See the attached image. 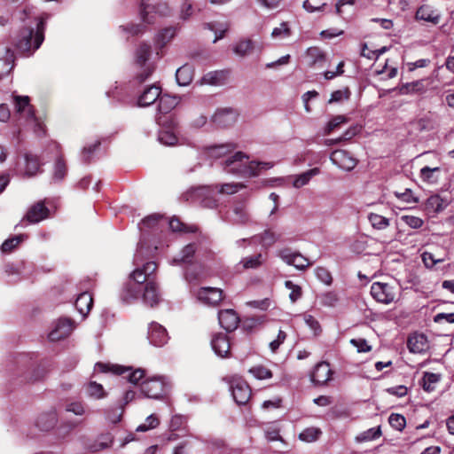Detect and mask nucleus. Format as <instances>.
<instances>
[{"label": "nucleus", "mask_w": 454, "mask_h": 454, "mask_svg": "<svg viewBox=\"0 0 454 454\" xmlns=\"http://www.w3.org/2000/svg\"><path fill=\"white\" fill-rule=\"evenodd\" d=\"M368 220L372 226L376 230H385L390 224V221L388 218L375 213H370L368 215Z\"/></svg>", "instance_id": "nucleus-39"}, {"label": "nucleus", "mask_w": 454, "mask_h": 454, "mask_svg": "<svg viewBox=\"0 0 454 454\" xmlns=\"http://www.w3.org/2000/svg\"><path fill=\"white\" fill-rule=\"evenodd\" d=\"M401 220L412 229H419L422 227L424 223V221L421 218L414 215H403Z\"/></svg>", "instance_id": "nucleus-55"}, {"label": "nucleus", "mask_w": 454, "mask_h": 454, "mask_svg": "<svg viewBox=\"0 0 454 454\" xmlns=\"http://www.w3.org/2000/svg\"><path fill=\"white\" fill-rule=\"evenodd\" d=\"M285 286L287 289L291 290V293L289 294V299L292 302L297 301L301 297L302 292L301 286L294 284L290 280L286 281Z\"/></svg>", "instance_id": "nucleus-51"}, {"label": "nucleus", "mask_w": 454, "mask_h": 454, "mask_svg": "<svg viewBox=\"0 0 454 454\" xmlns=\"http://www.w3.org/2000/svg\"><path fill=\"white\" fill-rule=\"evenodd\" d=\"M246 187L247 185L243 183H219L210 186V190L220 195H234Z\"/></svg>", "instance_id": "nucleus-21"}, {"label": "nucleus", "mask_w": 454, "mask_h": 454, "mask_svg": "<svg viewBox=\"0 0 454 454\" xmlns=\"http://www.w3.org/2000/svg\"><path fill=\"white\" fill-rule=\"evenodd\" d=\"M440 173L439 167H424L420 169V178L422 181L428 184H435L438 181V176Z\"/></svg>", "instance_id": "nucleus-33"}, {"label": "nucleus", "mask_w": 454, "mask_h": 454, "mask_svg": "<svg viewBox=\"0 0 454 454\" xmlns=\"http://www.w3.org/2000/svg\"><path fill=\"white\" fill-rule=\"evenodd\" d=\"M159 423H160V421H159V419L157 418V416L154 414H151L150 416H148L146 418L145 423L139 425L137 427V432H145L150 429H153V428L157 427Z\"/></svg>", "instance_id": "nucleus-50"}, {"label": "nucleus", "mask_w": 454, "mask_h": 454, "mask_svg": "<svg viewBox=\"0 0 454 454\" xmlns=\"http://www.w3.org/2000/svg\"><path fill=\"white\" fill-rule=\"evenodd\" d=\"M161 89L158 85H151L144 89L138 98L137 104L139 106H148L160 99Z\"/></svg>", "instance_id": "nucleus-18"}, {"label": "nucleus", "mask_w": 454, "mask_h": 454, "mask_svg": "<svg viewBox=\"0 0 454 454\" xmlns=\"http://www.w3.org/2000/svg\"><path fill=\"white\" fill-rule=\"evenodd\" d=\"M371 294L378 302L390 304L396 301L398 290L387 283L374 282L371 286Z\"/></svg>", "instance_id": "nucleus-6"}, {"label": "nucleus", "mask_w": 454, "mask_h": 454, "mask_svg": "<svg viewBox=\"0 0 454 454\" xmlns=\"http://www.w3.org/2000/svg\"><path fill=\"white\" fill-rule=\"evenodd\" d=\"M315 274L321 282L331 285L333 278L330 272L325 268L317 267L315 269Z\"/></svg>", "instance_id": "nucleus-57"}, {"label": "nucleus", "mask_w": 454, "mask_h": 454, "mask_svg": "<svg viewBox=\"0 0 454 454\" xmlns=\"http://www.w3.org/2000/svg\"><path fill=\"white\" fill-rule=\"evenodd\" d=\"M258 238L262 247L268 248L279 239L280 235L271 230H265Z\"/></svg>", "instance_id": "nucleus-38"}, {"label": "nucleus", "mask_w": 454, "mask_h": 454, "mask_svg": "<svg viewBox=\"0 0 454 454\" xmlns=\"http://www.w3.org/2000/svg\"><path fill=\"white\" fill-rule=\"evenodd\" d=\"M348 121V119L344 115H336L333 117L325 125L324 129V134L329 135L334 129L340 128V125L345 124Z\"/></svg>", "instance_id": "nucleus-44"}, {"label": "nucleus", "mask_w": 454, "mask_h": 454, "mask_svg": "<svg viewBox=\"0 0 454 454\" xmlns=\"http://www.w3.org/2000/svg\"><path fill=\"white\" fill-rule=\"evenodd\" d=\"M264 262L263 256L262 254H257L254 255L247 256L243 258L239 262V265L242 266L243 270H251L257 269L262 265Z\"/></svg>", "instance_id": "nucleus-34"}, {"label": "nucleus", "mask_w": 454, "mask_h": 454, "mask_svg": "<svg viewBox=\"0 0 454 454\" xmlns=\"http://www.w3.org/2000/svg\"><path fill=\"white\" fill-rule=\"evenodd\" d=\"M422 261L427 268L432 269L436 263L443 262V259H437L432 253L424 252Z\"/></svg>", "instance_id": "nucleus-62"}, {"label": "nucleus", "mask_w": 454, "mask_h": 454, "mask_svg": "<svg viewBox=\"0 0 454 454\" xmlns=\"http://www.w3.org/2000/svg\"><path fill=\"white\" fill-rule=\"evenodd\" d=\"M388 422L393 428L398 431H402L406 425L405 418L403 415L395 413L389 416Z\"/></svg>", "instance_id": "nucleus-52"}, {"label": "nucleus", "mask_w": 454, "mask_h": 454, "mask_svg": "<svg viewBox=\"0 0 454 454\" xmlns=\"http://www.w3.org/2000/svg\"><path fill=\"white\" fill-rule=\"evenodd\" d=\"M211 346L215 353L220 357H227L231 351V343L226 334L217 333L211 340Z\"/></svg>", "instance_id": "nucleus-17"}, {"label": "nucleus", "mask_w": 454, "mask_h": 454, "mask_svg": "<svg viewBox=\"0 0 454 454\" xmlns=\"http://www.w3.org/2000/svg\"><path fill=\"white\" fill-rule=\"evenodd\" d=\"M176 82L181 86L188 85L192 80V72L189 66H183L176 70Z\"/></svg>", "instance_id": "nucleus-37"}, {"label": "nucleus", "mask_w": 454, "mask_h": 454, "mask_svg": "<svg viewBox=\"0 0 454 454\" xmlns=\"http://www.w3.org/2000/svg\"><path fill=\"white\" fill-rule=\"evenodd\" d=\"M303 320L315 334H318L321 332L320 325L313 316L309 314H304Z\"/></svg>", "instance_id": "nucleus-61"}, {"label": "nucleus", "mask_w": 454, "mask_h": 454, "mask_svg": "<svg viewBox=\"0 0 454 454\" xmlns=\"http://www.w3.org/2000/svg\"><path fill=\"white\" fill-rule=\"evenodd\" d=\"M86 393L90 397L94 399H101L106 395L102 385L96 381H90L87 385Z\"/></svg>", "instance_id": "nucleus-42"}, {"label": "nucleus", "mask_w": 454, "mask_h": 454, "mask_svg": "<svg viewBox=\"0 0 454 454\" xmlns=\"http://www.w3.org/2000/svg\"><path fill=\"white\" fill-rule=\"evenodd\" d=\"M157 264L148 262L142 268H137L129 275V281L124 285L121 297L127 303H131L140 296L142 286L148 281H153L152 275L156 271Z\"/></svg>", "instance_id": "nucleus-1"}, {"label": "nucleus", "mask_w": 454, "mask_h": 454, "mask_svg": "<svg viewBox=\"0 0 454 454\" xmlns=\"http://www.w3.org/2000/svg\"><path fill=\"white\" fill-rule=\"evenodd\" d=\"M254 49V43L251 40H241L233 46V51L239 57H245L251 53Z\"/></svg>", "instance_id": "nucleus-40"}, {"label": "nucleus", "mask_w": 454, "mask_h": 454, "mask_svg": "<svg viewBox=\"0 0 454 454\" xmlns=\"http://www.w3.org/2000/svg\"><path fill=\"white\" fill-rule=\"evenodd\" d=\"M206 27L214 31L215 34V37L214 39V43L217 42L218 40L222 39L224 36L225 32L228 30L229 27L227 24H219L217 27L215 24L214 23H207Z\"/></svg>", "instance_id": "nucleus-53"}, {"label": "nucleus", "mask_w": 454, "mask_h": 454, "mask_svg": "<svg viewBox=\"0 0 454 454\" xmlns=\"http://www.w3.org/2000/svg\"><path fill=\"white\" fill-rule=\"evenodd\" d=\"M272 37H286L290 35V29L287 23L282 22L278 27H275L271 33Z\"/></svg>", "instance_id": "nucleus-64"}, {"label": "nucleus", "mask_w": 454, "mask_h": 454, "mask_svg": "<svg viewBox=\"0 0 454 454\" xmlns=\"http://www.w3.org/2000/svg\"><path fill=\"white\" fill-rule=\"evenodd\" d=\"M233 147L231 145H219L211 146L207 150V154L209 157L214 159H221V158H226L229 155H227L229 153L232 152Z\"/></svg>", "instance_id": "nucleus-35"}, {"label": "nucleus", "mask_w": 454, "mask_h": 454, "mask_svg": "<svg viewBox=\"0 0 454 454\" xmlns=\"http://www.w3.org/2000/svg\"><path fill=\"white\" fill-rule=\"evenodd\" d=\"M249 158L242 152H237L226 157L221 164L225 172L242 176H254L258 173L255 168L259 166L256 161H248Z\"/></svg>", "instance_id": "nucleus-2"}, {"label": "nucleus", "mask_w": 454, "mask_h": 454, "mask_svg": "<svg viewBox=\"0 0 454 454\" xmlns=\"http://www.w3.org/2000/svg\"><path fill=\"white\" fill-rule=\"evenodd\" d=\"M330 160L340 168L350 171L357 164V160L345 150H335L331 153Z\"/></svg>", "instance_id": "nucleus-10"}, {"label": "nucleus", "mask_w": 454, "mask_h": 454, "mask_svg": "<svg viewBox=\"0 0 454 454\" xmlns=\"http://www.w3.org/2000/svg\"><path fill=\"white\" fill-rule=\"evenodd\" d=\"M195 295L200 302L208 306H216L223 299L222 289L216 287H200Z\"/></svg>", "instance_id": "nucleus-8"}, {"label": "nucleus", "mask_w": 454, "mask_h": 454, "mask_svg": "<svg viewBox=\"0 0 454 454\" xmlns=\"http://www.w3.org/2000/svg\"><path fill=\"white\" fill-rule=\"evenodd\" d=\"M93 304V299L90 293L84 292L78 295L75 301V308L82 315L86 316Z\"/></svg>", "instance_id": "nucleus-27"}, {"label": "nucleus", "mask_w": 454, "mask_h": 454, "mask_svg": "<svg viewBox=\"0 0 454 454\" xmlns=\"http://www.w3.org/2000/svg\"><path fill=\"white\" fill-rule=\"evenodd\" d=\"M74 326L70 319L61 318L54 325L49 333L51 341H58L67 337L73 331Z\"/></svg>", "instance_id": "nucleus-14"}, {"label": "nucleus", "mask_w": 454, "mask_h": 454, "mask_svg": "<svg viewBox=\"0 0 454 454\" xmlns=\"http://www.w3.org/2000/svg\"><path fill=\"white\" fill-rule=\"evenodd\" d=\"M330 364L326 362L318 363L311 374V380L317 385H325L332 378Z\"/></svg>", "instance_id": "nucleus-16"}, {"label": "nucleus", "mask_w": 454, "mask_h": 454, "mask_svg": "<svg viewBox=\"0 0 454 454\" xmlns=\"http://www.w3.org/2000/svg\"><path fill=\"white\" fill-rule=\"evenodd\" d=\"M321 433L319 428L309 427L300 433L299 439L302 442H312L318 439Z\"/></svg>", "instance_id": "nucleus-47"}, {"label": "nucleus", "mask_w": 454, "mask_h": 454, "mask_svg": "<svg viewBox=\"0 0 454 454\" xmlns=\"http://www.w3.org/2000/svg\"><path fill=\"white\" fill-rule=\"evenodd\" d=\"M307 57L309 58V64L316 66L325 60V53L317 47H310L307 50Z\"/></svg>", "instance_id": "nucleus-43"}, {"label": "nucleus", "mask_w": 454, "mask_h": 454, "mask_svg": "<svg viewBox=\"0 0 454 454\" xmlns=\"http://www.w3.org/2000/svg\"><path fill=\"white\" fill-rule=\"evenodd\" d=\"M26 159V175L27 176H35L40 168V162L35 155L27 154Z\"/></svg>", "instance_id": "nucleus-41"}, {"label": "nucleus", "mask_w": 454, "mask_h": 454, "mask_svg": "<svg viewBox=\"0 0 454 454\" xmlns=\"http://www.w3.org/2000/svg\"><path fill=\"white\" fill-rule=\"evenodd\" d=\"M440 373L426 372L422 378V387L427 392H432L435 389L436 384L441 380Z\"/></svg>", "instance_id": "nucleus-29"}, {"label": "nucleus", "mask_w": 454, "mask_h": 454, "mask_svg": "<svg viewBox=\"0 0 454 454\" xmlns=\"http://www.w3.org/2000/svg\"><path fill=\"white\" fill-rule=\"evenodd\" d=\"M238 119V114L231 108L217 110L212 116V121L218 127L226 128L233 125Z\"/></svg>", "instance_id": "nucleus-12"}, {"label": "nucleus", "mask_w": 454, "mask_h": 454, "mask_svg": "<svg viewBox=\"0 0 454 454\" xmlns=\"http://www.w3.org/2000/svg\"><path fill=\"white\" fill-rule=\"evenodd\" d=\"M227 382L230 385V390L234 401L239 405L247 404L252 395L251 388L247 382L237 376L231 377Z\"/></svg>", "instance_id": "nucleus-5"}, {"label": "nucleus", "mask_w": 454, "mask_h": 454, "mask_svg": "<svg viewBox=\"0 0 454 454\" xmlns=\"http://www.w3.org/2000/svg\"><path fill=\"white\" fill-rule=\"evenodd\" d=\"M13 52L10 49H6L4 58H0V78L11 72L13 67Z\"/></svg>", "instance_id": "nucleus-32"}, {"label": "nucleus", "mask_w": 454, "mask_h": 454, "mask_svg": "<svg viewBox=\"0 0 454 454\" xmlns=\"http://www.w3.org/2000/svg\"><path fill=\"white\" fill-rule=\"evenodd\" d=\"M278 256L288 265H293L296 269L302 270L309 266V261L299 253H294L288 248L278 252Z\"/></svg>", "instance_id": "nucleus-11"}, {"label": "nucleus", "mask_w": 454, "mask_h": 454, "mask_svg": "<svg viewBox=\"0 0 454 454\" xmlns=\"http://www.w3.org/2000/svg\"><path fill=\"white\" fill-rule=\"evenodd\" d=\"M159 141L166 145H174L177 143V137L172 132L161 131L159 134Z\"/></svg>", "instance_id": "nucleus-56"}, {"label": "nucleus", "mask_w": 454, "mask_h": 454, "mask_svg": "<svg viewBox=\"0 0 454 454\" xmlns=\"http://www.w3.org/2000/svg\"><path fill=\"white\" fill-rule=\"evenodd\" d=\"M176 34V28L174 27H166L160 30L156 35V43L163 47L169 43Z\"/></svg>", "instance_id": "nucleus-36"}, {"label": "nucleus", "mask_w": 454, "mask_h": 454, "mask_svg": "<svg viewBox=\"0 0 454 454\" xmlns=\"http://www.w3.org/2000/svg\"><path fill=\"white\" fill-rule=\"evenodd\" d=\"M49 209L44 206L43 201H39L33 205L25 215V219L31 223H37L47 218Z\"/></svg>", "instance_id": "nucleus-20"}, {"label": "nucleus", "mask_w": 454, "mask_h": 454, "mask_svg": "<svg viewBox=\"0 0 454 454\" xmlns=\"http://www.w3.org/2000/svg\"><path fill=\"white\" fill-rule=\"evenodd\" d=\"M381 435L380 427H372L356 437V440L359 442L372 441L379 438Z\"/></svg>", "instance_id": "nucleus-46"}, {"label": "nucleus", "mask_w": 454, "mask_h": 454, "mask_svg": "<svg viewBox=\"0 0 454 454\" xmlns=\"http://www.w3.org/2000/svg\"><path fill=\"white\" fill-rule=\"evenodd\" d=\"M431 83L429 78L420 79L402 84L399 90L403 95L424 94L429 90Z\"/></svg>", "instance_id": "nucleus-15"}, {"label": "nucleus", "mask_w": 454, "mask_h": 454, "mask_svg": "<svg viewBox=\"0 0 454 454\" xmlns=\"http://www.w3.org/2000/svg\"><path fill=\"white\" fill-rule=\"evenodd\" d=\"M320 172L319 168H311L306 172H303L298 176H294V182H293V186L295 187V188H301L304 185H306L309 180L318 175Z\"/></svg>", "instance_id": "nucleus-31"}, {"label": "nucleus", "mask_w": 454, "mask_h": 454, "mask_svg": "<svg viewBox=\"0 0 454 454\" xmlns=\"http://www.w3.org/2000/svg\"><path fill=\"white\" fill-rule=\"evenodd\" d=\"M234 214L238 217V221L240 223H246L248 220V215L246 210V205L242 203H237L233 208Z\"/></svg>", "instance_id": "nucleus-60"}, {"label": "nucleus", "mask_w": 454, "mask_h": 454, "mask_svg": "<svg viewBox=\"0 0 454 454\" xmlns=\"http://www.w3.org/2000/svg\"><path fill=\"white\" fill-rule=\"evenodd\" d=\"M46 18L41 17L36 23L35 31L33 28H24L16 42V47L22 52L37 50L44 39V22Z\"/></svg>", "instance_id": "nucleus-3"}, {"label": "nucleus", "mask_w": 454, "mask_h": 454, "mask_svg": "<svg viewBox=\"0 0 454 454\" xmlns=\"http://www.w3.org/2000/svg\"><path fill=\"white\" fill-rule=\"evenodd\" d=\"M151 53V46L146 43H141L136 51V63L143 68L137 74V79L140 82L146 80L154 71L153 63L149 62Z\"/></svg>", "instance_id": "nucleus-4"}, {"label": "nucleus", "mask_w": 454, "mask_h": 454, "mask_svg": "<svg viewBox=\"0 0 454 454\" xmlns=\"http://www.w3.org/2000/svg\"><path fill=\"white\" fill-rule=\"evenodd\" d=\"M165 389V383L160 378H152L141 384V392L148 398L159 399Z\"/></svg>", "instance_id": "nucleus-9"}, {"label": "nucleus", "mask_w": 454, "mask_h": 454, "mask_svg": "<svg viewBox=\"0 0 454 454\" xmlns=\"http://www.w3.org/2000/svg\"><path fill=\"white\" fill-rule=\"evenodd\" d=\"M67 174V166L61 157L58 158L54 164L53 178L57 181L62 180Z\"/></svg>", "instance_id": "nucleus-49"}, {"label": "nucleus", "mask_w": 454, "mask_h": 454, "mask_svg": "<svg viewBox=\"0 0 454 454\" xmlns=\"http://www.w3.org/2000/svg\"><path fill=\"white\" fill-rule=\"evenodd\" d=\"M349 90L346 89L345 90H335L331 94V98L328 100L329 104L338 103L343 100L344 98L348 99L349 98Z\"/></svg>", "instance_id": "nucleus-63"}, {"label": "nucleus", "mask_w": 454, "mask_h": 454, "mask_svg": "<svg viewBox=\"0 0 454 454\" xmlns=\"http://www.w3.org/2000/svg\"><path fill=\"white\" fill-rule=\"evenodd\" d=\"M144 302L153 307L160 301L158 286L154 281H148L142 286Z\"/></svg>", "instance_id": "nucleus-22"}, {"label": "nucleus", "mask_w": 454, "mask_h": 454, "mask_svg": "<svg viewBox=\"0 0 454 454\" xmlns=\"http://www.w3.org/2000/svg\"><path fill=\"white\" fill-rule=\"evenodd\" d=\"M444 208L443 200L438 195L430 196L425 203V210L428 214H436Z\"/></svg>", "instance_id": "nucleus-30"}, {"label": "nucleus", "mask_w": 454, "mask_h": 454, "mask_svg": "<svg viewBox=\"0 0 454 454\" xmlns=\"http://www.w3.org/2000/svg\"><path fill=\"white\" fill-rule=\"evenodd\" d=\"M195 253V247L193 244H189L184 247L179 257L174 258L173 262L178 263H190Z\"/></svg>", "instance_id": "nucleus-45"}, {"label": "nucleus", "mask_w": 454, "mask_h": 454, "mask_svg": "<svg viewBox=\"0 0 454 454\" xmlns=\"http://www.w3.org/2000/svg\"><path fill=\"white\" fill-rule=\"evenodd\" d=\"M220 325L226 331H233L237 328L239 319L233 309H223L218 313Z\"/></svg>", "instance_id": "nucleus-19"}, {"label": "nucleus", "mask_w": 454, "mask_h": 454, "mask_svg": "<svg viewBox=\"0 0 454 454\" xmlns=\"http://www.w3.org/2000/svg\"><path fill=\"white\" fill-rule=\"evenodd\" d=\"M122 416V409L121 407H115L106 411V419L112 423H118Z\"/></svg>", "instance_id": "nucleus-58"}, {"label": "nucleus", "mask_w": 454, "mask_h": 454, "mask_svg": "<svg viewBox=\"0 0 454 454\" xmlns=\"http://www.w3.org/2000/svg\"><path fill=\"white\" fill-rule=\"evenodd\" d=\"M65 410L77 416H82L85 414L86 411L84 405L80 402H71L67 403Z\"/></svg>", "instance_id": "nucleus-54"}, {"label": "nucleus", "mask_w": 454, "mask_h": 454, "mask_svg": "<svg viewBox=\"0 0 454 454\" xmlns=\"http://www.w3.org/2000/svg\"><path fill=\"white\" fill-rule=\"evenodd\" d=\"M114 436L107 433L100 434L92 442L87 445V450L91 453H97L103 450L108 449L113 445Z\"/></svg>", "instance_id": "nucleus-24"}, {"label": "nucleus", "mask_w": 454, "mask_h": 454, "mask_svg": "<svg viewBox=\"0 0 454 454\" xmlns=\"http://www.w3.org/2000/svg\"><path fill=\"white\" fill-rule=\"evenodd\" d=\"M416 18L418 20L437 24L440 21L441 16L431 6L424 4L418 9Z\"/></svg>", "instance_id": "nucleus-26"}, {"label": "nucleus", "mask_w": 454, "mask_h": 454, "mask_svg": "<svg viewBox=\"0 0 454 454\" xmlns=\"http://www.w3.org/2000/svg\"><path fill=\"white\" fill-rule=\"evenodd\" d=\"M407 346L411 353L420 354L428 348L427 338L423 334H414L409 337Z\"/></svg>", "instance_id": "nucleus-25"}, {"label": "nucleus", "mask_w": 454, "mask_h": 454, "mask_svg": "<svg viewBox=\"0 0 454 454\" xmlns=\"http://www.w3.org/2000/svg\"><path fill=\"white\" fill-rule=\"evenodd\" d=\"M178 103L179 100L176 97L164 94L159 99L158 110L161 114H167L174 109Z\"/></svg>", "instance_id": "nucleus-28"}, {"label": "nucleus", "mask_w": 454, "mask_h": 454, "mask_svg": "<svg viewBox=\"0 0 454 454\" xmlns=\"http://www.w3.org/2000/svg\"><path fill=\"white\" fill-rule=\"evenodd\" d=\"M13 100L16 114L20 119H25L27 121L40 127L35 116L33 106L29 104V98L27 96H15Z\"/></svg>", "instance_id": "nucleus-7"}, {"label": "nucleus", "mask_w": 454, "mask_h": 454, "mask_svg": "<svg viewBox=\"0 0 454 454\" xmlns=\"http://www.w3.org/2000/svg\"><path fill=\"white\" fill-rule=\"evenodd\" d=\"M286 336L287 335L284 331H278L277 338L270 341L269 344L270 349L271 350L272 353H276L278 351L280 345L285 342Z\"/></svg>", "instance_id": "nucleus-59"}, {"label": "nucleus", "mask_w": 454, "mask_h": 454, "mask_svg": "<svg viewBox=\"0 0 454 454\" xmlns=\"http://www.w3.org/2000/svg\"><path fill=\"white\" fill-rule=\"evenodd\" d=\"M248 372L257 380H267L272 377L271 371L261 364L250 368Z\"/></svg>", "instance_id": "nucleus-48"}, {"label": "nucleus", "mask_w": 454, "mask_h": 454, "mask_svg": "<svg viewBox=\"0 0 454 454\" xmlns=\"http://www.w3.org/2000/svg\"><path fill=\"white\" fill-rule=\"evenodd\" d=\"M58 423V415L55 411H50L40 414L35 425L42 431H50L55 427Z\"/></svg>", "instance_id": "nucleus-23"}, {"label": "nucleus", "mask_w": 454, "mask_h": 454, "mask_svg": "<svg viewBox=\"0 0 454 454\" xmlns=\"http://www.w3.org/2000/svg\"><path fill=\"white\" fill-rule=\"evenodd\" d=\"M150 343L155 347H161L168 342V336L166 329L158 323H151L147 336Z\"/></svg>", "instance_id": "nucleus-13"}]
</instances>
